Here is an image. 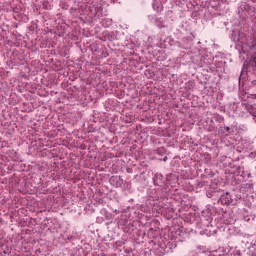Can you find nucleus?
Here are the masks:
<instances>
[{"mask_svg": "<svg viewBox=\"0 0 256 256\" xmlns=\"http://www.w3.org/2000/svg\"><path fill=\"white\" fill-rule=\"evenodd\" d=\"M230 130H231V128H229V126L225 127V131H230Z\"/></svg>", "mask_w": 256, "mask_h": 256, "instance_id": "nucleus-1", "label": "nucleus"}]
</instances>
